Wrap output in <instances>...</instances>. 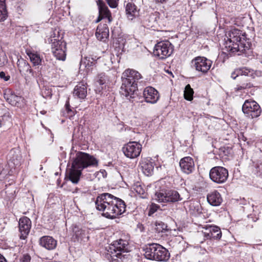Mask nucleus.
I'll return each instance as SVG.
<instances>
[{
	"mask_svg": "<svg viewBox=\"0 0 262 262\" xmlns=\"http://www.w3.org/2000/svg\"><path fill=\"white\" fill-rule=\"evenodd\" d=\"M208 203L213 206H219L223 202V198L221 193L216 190L210 192L207 195Z\"/></svg>",
	"mask_w": 262,
	"mask_h": 262,
	"instance_id": "5701e85b",
	"label": "nucleus"
},
{
	"mask_svg": "<svg viewBox=\"0 0 262 262\" xmlns=\"http://www.w3.org/2000/svg\"><path fill=\"white\" fill-rule=\"evenodd\" d=\"M122 150L126 157L134 159L139 156L142 150V145L139 142L130 141L124 145Z\"/></svg>",
	"mask_w": 262,
	"mask_h": 262,
	"instance_id": "f8f14e48",
	"label": "nucleus"
},
{
	"mask_svg": "<svg viewBox=\"0 0 262 262\" xmlns=\"http://www.w3.org/2000/svg\"><path fill=\"white\" fill-rule=\"evenodd\" d=\"M32 226L30 219L27 216L21 217L18 222L19 231L20 232L19 238L25 239L28 235Z\"/></svg>",
	"mask_w": 262,
	"mask_h": 262,
	"instance_id": "f3484780",
	"label": "nucleus"
},
{
	"mask_svg": "<svg viewBox=\"0 0 262 262\" xmlns=\"http://www.w3.org/2000/svg\"><path fill=\"white\" fill-rule=\"evenodd\" d=\"M113 47L118 53L123 51L126 39L123 36L112 39Z\"/></svg>",
	"mask_w": 262,
	"mask_h": 262,
	"instance_id": "7c9ffc66",
	"label": "nucleus"
},
{
	"mask_svg": "<svg viewBox=\"0 0 262 262\" xmlns=\"http://www.w3.org/2000/svg\"><path fill=\"white\" fill-rule=\"evenodd\" d=\"M155 200L159 203L174 204L182 201L183 198L175 190L161 189L155 192Z\"/></svg>",
	"mask_w": 262,
	"mask_h": 262,
	"instance_id": "423d86ee",
	"label": "nucleus"
},
{
	"mask_svg": "<svg viewBox=\"0 0 262 262\" xmlns=\"http://www.w3.org/2000/svg\"><path fill=\"white\" fill-rule=\"evenodd\" d=\"M229 177L228 170L223 166H215L209 171V178L211 180L218 184L225 183Z\"/></svg>",
	"mask_w": 262,
	"mask_h": 262,
	"instance_id": "1a4fd4ad",
	"label": "nucleus"
},
{
	"mask_svg": "<svg viewBox=\"0 0 262 262\" xmlns=\"http://www.w3.org/2000/svg\"><path fill=\"white\" fill-rule=\"evenodd\" d=\"M98 161L93 156L78 151L73 158L72 168L67 175V178L74 184H77L82 174L81 171L87 167L97 166Z\"/></svg>",
	"mask_w": 262,
	"mask_h": 262,
	"instance_id": "7ed1b4c3",
	"label": "nucleus"
},
{
	"mask_svg": "<svg viewBox=\"0 0 262 262\" xmlns=\"http://www.w3.org/2000/svg\"><path fill=\"white\" fill-rule=\"evenodd\" d=\"M156 18L154 15H150L148 16V18L144 20V23L148 27H152L154 26V23L155 21Z\"/></svg>",
	"mask_w": 262,
	"mask_h": 262,
	"instance_id": "09e8293b",
	"label": "nucleus"
},
{
	"mask_svg": "<svg viewBox=\"0 0 262 262\" xmlns=\"http://www.w3.org/2000/svg\"><path fill=\"white\" fill-rule=\"evenodd\" d=\"M108 80L107 76L104 73H101L96 77V84H99L101 86V89L103 88V85L105 86V83L106 81Z\"/></svg>",
	"mask_w": 262,
	"mask_h": 262,
	"instance_id": "72a5a7b5",
	"label": "nucleus"
},
{
	"mask_svg": "<svg viewBox=\"0 0 262 262\" xmlns=\"http://www.w3.org/2000/svg\"><path fill=\"white\" fill-rule=\"evenodd\" d=\"M102 174H103V177H105L106 176V172L105 171V170H103V171L102 172Z\"/></svg>",
	"mask_w": 262,
	"mask_h": 262,
	"instance_id": "0e129e2a",
	"label": "nucleus"
},
{
	"mask_svg": "<svg viewBox=\"0 0 262 262\" xmlns=\"http://www.w3.org/2000/svg\"><path fill=\"white\" fill-rule=\"evenodd\" d=\"M125 12L127 18L133 20L139 15V9L133 3H128L125 7Z\"/></svg>",
	"mask_w": 262,
	"mask_h": 262,
	"instance_id": "bb28decb",
	"label": "nucleus"
},
{
	"mask_svg": "<svg viewBox=\"0 0 262 262\" xmlns=\"http://www.w3.org/2000/svg\"><path fill=\"white\" fill-rule=\"evenodd\" d=\"M73 138L74 140H77L78 142L82 141L83 138L82 133H80L79 130H75L73 134Z\"/></svg>",
	"mask_w": 262,
	"mask_h": 262,
	"instance_id": "8fccbe9b",
	"label": "nucleus"
},
{
	"mask_svg": "<svg viewBox=\"0 0 262 262\" xmlns=\"http://www.w3.org/2000/svg\"><path fill=\"white\" fill-rule=\"evenodd\" d=\"M160 244L157 243H151L147 244L144 248L145 251V257L149 260H155L158 251L160 249L158 247Z\"/></svg>",
	"mask_w": 262,
	"mask_h": 262,
	"instance_id": "4be33fe9",
	"label": "nucleus"
},
{
	"mask_svg": "<svg viewBox=\"0 0 262 262\" xmlns=\"http://www.w3.org/2000/svg\"><path fill=\"white\" fill-rule=\"evenodd\" d=\"M111 39H114L123 36L121 32L120 29L118 27H114L111 28Z\"/></svg>",
	"mask_w": 262,
	"mask_h": 262,
	"instance_id": "37998d69",
	"label": "nucleus"
},
{
	"mask_svg": "<svg viewBox=\"0 0 262 262\" xmlns=\"http://www.w3.org/2000/svg\"><path fill=\"white\" fill-rule=\"evenodd\" d=\"M154 162L148 159H144L140 163L141 170L147 176L152 175L154 172Z\"/></svg>",
	"mask_w": 262,
	"mask_h": 262,
	"instance_id": "a878e982",
	"label": "nucleus"
},
{
	"mask_svg": "<svg viewBox=\"0 0 262 262\" xmlns=\"http://www.w3.org/2000/svg\"><path fill=\"white\" fill-rule=\"evenodd\" d=\"M141 78L142 75L137 71L130 69L125 70L121 77V94L126 97L130 96L131 98H134L135 95H137L138 84Z\"/></svg>",
	"mask_w": 262,
	"mask_h": 262,
	"instance_id": "20e7f679",
	"label": "nucleus"
},
{
	"mask_svg": "<svg viewBox=\"0 0 262 262\" xmlns=\"http://www.w3.org/2000/svg\"><path fill=\"white\" fill-rule=\"evenodd\" d=\"M212 61L204 56H196L190 62V67L202 74H206L210 69Z\"/></svg>",
	"mask_w": 262,
	"mask_h": 262,
	"instance_id": "6e6552de",
	"label": "nucleus"
},
{
	"mask_svg": "<svg viewBox=\"0 0 262 262\" xmlns=\"http://www.w3.org/2000/svg\"><path fill=\"white\" fill-rule=\"evenodd\" d=\"M0 78L4 79V81H7L10 79V76L8 74H7L6 72L2 71L0 72Z\"/></svg>",
	"mask_w": 262,
	"mask_h": 262,
	"instance_id": "864d4df0",
	"label": "nucleus"
},
{
	"mask_svg": "<svg viewBox=\"0 0 262 262\" xmlns=\"http://www.w3.org/2000/svg\"><path fill=\"white\" fill-rule=\"evenodd\" d=\"M160 208V206L155 203H152L149 207L148 215L152 216Z\"/></svg>",
	"mask_w": 262,
	"mask_h": 262,
	"instance_id": "a18cd8bd",
	"label": "nucleus"
},
{
	"mask_svg": "<svg viewBox=\"0 0 262 262\" xmlns=\"http://www.w3.org/2000/svg\"><path fill=\"white\" fill-rule=\"evenodd\" d=\"M239 205H246L249 204V202L245 199V198L240 199L239 200H237Z\"/></svg>",
	"mask_w": 262,
	"mask_h": 262,
	"instance_id": "5fc2aeb1",
	"label": "nucleus"
},
{
	"mask_svg": "<svg viewBox=\"0 0 262 262\" xmlns=\"http://www.w3.org/2000/svg\"><path fill=\"white\" fill-rule=\"evenodd\" d=\"M99 58L94 55H88L82 57L80 62V69L83 68L87 73L91 72L97 64V60Z\"/></svg>",
	"mask_w": 262,
	"mask_h": 262,
	"instance_id": "a211bd4d",
	"label": "nucleus"
},
{
	"mask_svg": "<svg viewBox=\"0 0 262 262\" xmlns=\"http://www.w3.org/2000/svg\"><path fill=\"white\" fill-rule=\"evenodd\" d=\"M232 148L229 146L225 145L219 149V155L221 158L229 157L232 155Z\"/></svg>",
	"mask_w": 262,
	"mask_h": 262,
	"instance_id": "473e14b6",
	"label": "nucleus"
},
{
	"mask_svg": "<svg viewBox=\"0 0 262 262\" xmlns=\"http://www.w3.org/2000/svg\"><path fill=\"white\" fill-rule=\"evenodd\" d=\"M65 108L66 113H64V115H66V117L70 118L75 115L74 111L71 107L69 102V98H68V99L66 101L65 104Z\"/></svg>",
	"mask_w": 262,
	"mask_h": 262,
	"instance_id": "ea45409f",
	"label": "nucleus"
},
{
	"mask_svg": "<svg viewBox=\"0 0 262 262\" xmlns=\"http://www.w3.org/2000/svg\"><path fill=\"white\" fill-rule=\"evenodd\" d=\"M8 17V11L6 5H0V22L4 21Z\"/></svg>",
	"mask_w": 262,
	"mask_h": 262,
	"instance_id": "79ce46f5",
	"label": "nucleus"
},
{
	"mask_svg": "<svg viewBox=\"0 0 262 262\" xmlns=\"http://www.w3.org/2000/svg\"><path fill=\"white\" fill-rule=\"evenodd\" d=\"M179 164L182 171L186 174H190L194 170L193 159L190 157H185L181 159Z\"/></svg>",
	"mask_w": 262,
	"mask_h": 262,
	"instance_id": "aec40b11",
	"label": "nucleus"
},
{
	"mask_svg": "<svg viewBox=\"0 0 262 262\" xmlns=\"http://www.w3.org/2000/svg\"><path fill=\"white\" fill-rule=\"evenodd\" d=\"M10 160L14 165L18 166L20 164L21 156L19 151L13 149L10 151Z\"/></svg>",
	"mask_w": 262,
	"mask_h": 262,
	"instance_id": "2f4dec72",
	"label": "nucleus"
},
{
	"mask_svg": "<svg viewBox=\"0 0 262 262\" xmlns=\"http://www.w3.org/2000/svg\"><path fill=\"white\" fill-rule=\"evenodd\" d=\"M111 8H115L118 6L119 0H105Z\"/></svg>",
	"mask_w": 262,
	"mask_h": 262,
	"instance_id": "3c124183",
	"label": "nucleus"
},
{
	"mask_svg": "<svg viewBox=\"0 0 262 262\" xmlns=\"http://www.w3.org/2000/svg\"><path fill=\"white\" fill-rule=\"evenodd\" d=\"M31 257L28 254H25L20 258V262H30Z\"/></svg>",
	"mask_w": 262,
	"mask_h": 262,
	"instance_id": "603ef678",
	"label": "nucleus"
},
{
	"mask_svg": "<svg viewBox=\"0 0 262 262\" xmlns=\"http://www.w3.org/2000/svg\"><path fill=\"white\" fill-rule=\"evenodd\" d=\"M74 96L80 99H84L87 96V88L85 84L79 83L74 88L73 91Z\"/></svg>",
	"mask_w": 262,
	"mask_h": 262,
	"instance_id": "c85d7f7f",
	"label": "nucleus"
},
{
	"mask_svg": "<svg viewBox=\"0 0 262 262\" xmlns=\"http://www.w3.org/2000/svg\"><path fill=\"white\" fill-rule=\"evenodd\" d=\"M59 36L57 38L54 37L51 39L52 50L53 55L58 60H64L66 58V42L62 40V37L59 39Z\"/></svg>",
	"mask_w": 262,
	"mask_h": 262,
	"instance_id": "9d476101",
	"label": "nucleus"
},
{
	"mask_svg": "<svg viewBox=\"0 0 262 262\" xmlns=\"http://www.w3.org/2000/svg\"><path fill=\"white\" fill-rule=\"evenodd\" d=\"M248 217L249 219H251L253 222H256L258 219V218L255 215L252 214L248 215Z\"/></svg>",
	"mask_w": 262,
	"mask_h": 262,
	"instance_id": "6e6d98bb",
	"label": "nucleus"
},
{
	"mask_svg": "<svg viewBox=\"0 0 262 262\" xmlns=\"http://www.w3.org/2000/svg\"><path fill=\"white\" fill-rule=\"evenodd\" d=\"M136 192L140 195L142 198L147 197V192L144 185H142L140 183H137L134 188Z\"/></svg>",
	"mask_w": 262,
	"mask_h": 262,
	"instance_id": "58836bf2",
	"label": "nucleus"
},
{
	"mask_svg": "<svg viewBox=\"0 0 262 262\" xmlns=\"http://www.w3.org/2000/svg\"><path fill=\"white\" fill-rule=\"evenodd\" d=\"M3 94L5 100L11 105L19 107L23 105L24 98L15 95L11 89L5 90Z\"/></svg>",
	"mask_w": 262,
	"mask_h": 262,
	"instance_id": "2eb2a0df",
	"label": "nucleus"
},
{
	"mask_svg": "<svg viewBox=\"0 0 262 262\" xmlns=\"http://www.w3.org/2000/svg\"><path fill=\"white\" fill-rule=\"evenodd\" d=\"M17 11L19 12V13H20L21 12L19 11V10L18 9V8H17Z\"/></svg>",
	"mask_w": 262,
	"mask_h": 262,
	"instance_id": "774afa93",
	"label": "nucleus"
},
{
	"mask_svg": "<svg viewBox=\"0 0 262 262\" xmlns=\"http://www.w3.org/2000/svg\"><path fill=\"white\" fill-rule=\"evenodd\" d=\"M158 247L160 250L158 251L155 260L162 262L168 261L170 257V253L169 251L161 245Z\"/></svg>",
	"mask_w": 262,
	"mask_h": 262,
	"instance_id": "cd10ccee",
	"label": "nucleus"
},
{
	"mask_svg": "<svg viewBox=\"0 0 262 262\" xmlns=\"http://www.w3.org/2000/svg\"><path fill=\"white\" fill-rule=\"evenodd\" d=\"M228 39L226 41L225 50L230 55L237 54L238 55L244 54L249 57L252 53V43L250 39L247 37L245 32L237 29H233L229 31Z\"/></svg>",
	"mask_w": 262,
	"mask_h": 262,
	"instance_id": "f03ea898",
	"label": "nucleus"
},
{
	"mask_svg": "<svg viewBox=\"0 0 262 262\" xmlns=\"http://www.w3.org/2000/svg\"><path fill=\"white\" fill-rule=\"evenodd\" d=\"M97 5L98 7L99 14L104 18H106L108 23H111L113 19L112 14L105 2L103 0H98Z\"/></svg>",
	"mask_w": 262,
	"mask_h": 262,
	"instance_id": "393cba45",
	"label": "nucleus"
},
{
	"mask_svg": "<svg viewBox=\"0 0 262 262\" xmlns=\"http://www.w3.org/2000/svg\"><path fill=\"white\" fill-rule=\"evenodd\" d=\"M39 245L48 250H52L56 248L57 242L50 236H43L39 239Z\"/></svg>",
	"mask_w": 262,
	"mask_h": 262,
	"instance_id": "b1692460",
	"label": "nucleus"
},
{
	"mask_svg": "<svg viewBox=\"0 0 262 262\" xmlns=\"http://www.w3.org/2000/svg\"><path fill=\"white\" fill-rule=\"evenodd\" d=\"M143 95L145 101L150 103H156L160 97L158 92L151 86L146 88L143 92Z\"/></svg>",
	"mask_w": 262,
	"mask_h": 262,
	"instance_id": "6ab92c4d",
	"label": "nucleus"
},
{
	"mask_svg": "<svg viewBox=\"0 0 262 262\" xmlns=\"http://www.w3.org/2000/svg\"><path fill=\"white\" fill-rule=\"evenodd\" d=\"M95 36L99 41L105 42L109 37V29L106 24H100L97 27Z\"/></svg>",
	"mask_w": 262,
	"mask_h": 262,
	"instance_id": "412c9836",
	"label": "nucleus"
},
{
	"mask_svg": "<svg viewBox=\"0 0 262 262\" xmlns=\"http://www.w3.org/2000/svg\"><path fill=\"white\" fill-rule=\"evenodd\" d=\"M7 57L5 52L0 46V67L4 66L7 62Z\"/></svg>",
	"mask_w": 262,
	"mask_h": 262,
	"instance_id": "c03bdc74",
	"label": "nucleus"
},
{
	"mask_svg": "<svg viewBox=\"0 0 262 262\" xmlns=\"http://www.w3.org/2000/svg\"><path fill=\"white\" fill-rule=\"evenodd\" d=\"M252 172L256 177L262 179V161H258L255 164Z\"/></svg>",
	"mask_w": 262,
	"mask_h": 262,
	"instance_id": "e433bc0d",
	"label": "nucleus"
},
{
	"mask_svg": "<svg viewBox=\"0 0 262 262\" xmlns=\"http://www.w3.org/2000/svg\"><path fill=\"white\" fill-rule=\"evenodd\" d=\"M118 126H120V131H122L123 130L126 129L125 128L124 129L125 125H124L123 122H121V123H119L118 124Z\"/></svg>",
	"mask_w": 262,
	"mask_h": 262,
	"instance_id": "4d7b16f0",
	"label": "nucleus"
},
{
	"mask_svg": "<svg viewBox=\"0 0 262 262\" xmlns=\"http://www.w3.org/2000/svg\"><path fill=\"white\" fill-rule=\"evenodd\" d=\"M262 75V72L259 70H254L249 69L247 67H243L236 68L231 73V77L235 79L236 77L239 76H246L254 79L256 77H260Z\"/></svg>",
	"mask_w": 262,
	"mask_h": 262,
	"instance_id": "ddd939ff",
	"label": "nucleus"
},
{
	"mask_svg": "<svg viewBox=\"0 0 262 262\" xmlns=\"http://www.w3.org/2000/svg\"><path fill=\"white\" fill-rule=\"evenodd\" d=\"M203 228L205 231L203 233L206 239L220 240L222 237V233L219 227L214 225H206Z\"/></svg>",
	"mask_w": 262,
	"mask_h": 262,
	"instance_id": "4468645a",
	"label": "nucleus"
},
{
	"mask_svg": "<svg viewBox=\"0 0 262 262\" xmlns=\"http://www.w3.org/2000/svg\"><path fill=\"white\" fill-rule=\"evenodd\" d=\"M54 69V65L51 62H47L43 66V70L47 71L48 73L52 72Z\"/></svg>",
	"mask_w": 262,
	"mask_h": 262,
	"instance_id": "de8ad7c7",
	"label": "nucleus"
},
{
	"mask_svg": "<svg viewBox=\"0 0 262 262\" xmlns=\"http://www.w3.org/2000/svg\"><path fill=\"white\" fill-rule=\"evenodd\" d=\"M17 67L21 75H24L26 77H30V76L33 77L35 76V72L31 69L30 64L21 57L17 59Z\"/></svg>",
	"mask_w": 262,
	"mask_h": 262,
	"instance_id": "dca6fc26",
	"label": "nucleus"
},
{
	"mask_svg": "<svg viewBox=\"0 0 262 262\" xmlns=\"http://www.w3.org/2000/svg\"><path fill=\"white\" fill-rule=\"evenodd\" d=\"M6 0H0V5H6Z\"/></svg>",
	"mask_w": 262,
	"mask_h": 262,
	"instance_id": "e2e57ef3",
	"label": "nucleus"
},
{
	"mask_svg": "<svg viewBox=\"0 0 262 262\" xmlns=\"http://www.w3.org/2000/svg\"><path fill=\"white\" fill-rule=\"evenodd\" d=\"M103 19H104V18L99 14V16H98V17L95 21H96V23H99L100 21H101Z\"/></svg>",
	"mask_w": 262,
	"mask_h": 262,
	"instance_id": "13d9d810",
	"label": "nucleus"
},
{
	"mask_svg": "<svg viewBox=\"0 0 262 262\" xmlns=\"http://www.w3.org/2000/svg\"><path fill=\"white\" fill-rule=\"evenodd\" d=\"M193 94L194 91L190 84L186 85L184 91V98L188 101H191L193 98Z\"/></svg>",
	"mask_w": 262,
	"mask_h": 262,
	"instance_id": "c9c22d12",
	"label": "nucleus"
},
{
	"mask_svg": "<svg viewBox=\"0 0 262 262\" xmlns=\"http://www.w3.org/2000/svg\"><path fill=\"white\" fill-rule=\"evenodd\" d=\"M253 86V84L250 82H243L237 85L235 90L236 91H240L245 89L251 88Z\"/></svg>",
	"mask_w": 262,
	"mask_h": 262,
	"instance_id": "a19ab883",
	"label": "nucleus"
},
{
	"mask_svg": "<svg viewBox=\"0 0 262 262\" xmlns=\"http://www.w3.org/2000/svg\"><path fill=\"white\" fill-rule=\"evenodd\" d=\"M42 96L46 98H51L52 96V91L49 87H45L41 90Z\"/></svg>",
	"mask_w": 262,
	"mask_h": 262,
	"instance_id": "49530a36",
	"label": "nucleus"
},
{
	"mask_svg": "<svg viewBox=\"0 0 262 262\" xmlns=\"http://www.w3.org/2000/svg\"><path fill=\"white\" fill-rule=\"evenodd\" d=\"M0 262H7L6 258L0 254Z\"/></svg>",
	"mask_w": 262,
	"mask_h": 262,
	"instance_id": "052dcab7",
	"label": "nucleus"
},
{
	"mask_svg": "<svg viewBox=\"0 0 262 262\" xmlns=\"http://www.w3.org/2000/svg\"><path fill=\"white\" fill-rule=\"evenodd\" d=\"M72 230L73 232V238L77 241L83 240L86 237V230L80 228L76 225L73 226Z\"/></svg>",
	"mask_w": 262,
	"mask_h": 262,
	"instance_id": "c756f323",
	"label": "nucleus"
},
{
	"mask_svg": "<svg viewBox=\"0 0 262 262\" xmlns=\"http://www.w3.org/2000/svg\"><path fill=\"white\" fill-rule=\"evenodd\" d=\"M95 204L96 209L102 211V215L108 219H114L125 211V202L108 193L99 194Z\"/></svg>",
	"mask_w": 262,
	"mask_h": 262,
	"instance_id": "f257e3e1",
	"label": "nucleus"
},
{
	"mask_svg": "<svg viewBox=\"0 0 262 262\" xmlns=\"http://www.w3.org/2000/svg\"><path fill=\"white\" fill-rule=\"evenodd\" d=\"M173 46L168 40L158 42L154 47L153 53L160 59H163L169 57L173 52Z\"/></svg>",
	"mask_w": 262,
	"mask_h": 262,
	"instance_id": "9b49d317",
	"label": "nucleus"
},
{
	"mask_svg": "<svg viewBox=\"0 0 262 262\" xmlns=\"http://www.w3.org/2000/svg\"><path fill=\"white\" fill-rule=\"evenodd\" d=\"M129 244L127 241L121 238L114 241L106 248V258L112 262H123L129 251Z\"/></svg>",
	"mask_w": 262,
	"mask_h": 262,
	"instance_id": "39448f33",
	"label": "nucleus"
},
{
	"mask_svg": "<svg viewBox=\"0 0 262 262\" xmlns=\"http://www.w3.org/2000/svg\"><path fill=\"white\" fill-rule=\"evenodd\" d=\"M156 3H164L166 2L167 0H154Z\"/></svg>",
	"mask_w": 262,
	"mask_h": 262,
	"instance_id": "680f3d73",
	"label": "nucleus"
},
{
	"mask_svg": "<svg viewBox=\"0 0 262 262\" xmlns=\"http://www.w3.org/2000/svg\"><path fill=\"white\" fill-rule=\"evenodd\" d=\"M40 113L43 114V115H44V114H45L46 113V111H42L40 112Z\"/></svg>",
	"mask_w": 262,
	"mask_h": 262,
	"instance_id": "338daca9",
	"label": "nucleus"
},
{
	"mask_svg": "<svg viewBox=\"0 0 262 262\" xmlns=\"http://www.w3.org/2000/svg\"><path fill=\"white\" fill-rule=\"evenodd\" d=\"M242 112L248 118L254 119L260 115L261 109L255 101L248 99L245 100L242 105Z\"/></svg>",
	"mask_w": 262,
	"mask_h": 262,
	"instance_id": "0eeeda50",
	"label": "nucleus"
},
{
	"mask_svg": "<svg viewBox=\"0 0 262 262\" xmlns=\"http://www.w3.org/2000/svg\"><path fill=\"white\" fill-rule=\"evenodd\" d=\"M36 81H37V82L40 88L41 85L42 84L41 78H38V79H36Z\"/></svg>",
	"mask_w": 262,
	"mask_h": 262,
	"instance_id": "bf43d9fd",
	"label": "nucleus"
},
{
	"mask_svg": "<svg viewBox=\"0 0 262 262\" xmlns=\"http://www.w3.org/2000/svg\"><path fill=\"white\" fill-rule=\"evenodd\" d=\"M155 230L157 233L165 232L168 231L167 225L162 221H157Z\"/></svg>",
	"mask_w": 262,
	"mask_h": 262,
	"instance_id": "4c0bfd02",
	"label": "nucleus"
},
{
	"mask_svg": "<svg viewBox=\"0 0 262 262\" xmlns=\"http://www.w3.org/2000/svg\"><path fill=\"white\" fill-rule=\"evenodd\" d=\"M167 72L168 74H170L171 75H172V77H173V74H172V73L171 71H167Z\"/></svg>",
	"mask_w": 262,
	"mask_h": 262,
	"instance_id": "69168bd1",
	"label": "nucleus"
},
{
	"mask_svg": "<svg viewBox=\"0 0 262 262\" xmlns=\"http://www.w3.org/2000/svg\"><path fill=\"white\" fill-rule=\"evenodd\" d=\"M27 54L30 58V61L33 63L34 66L41 64L42 60L38 54L37 53L30 52Z\"/></svg>",
	"mask_w": 262,
	"mask_h": 262,
	"instance_id": "f704fd0d",
	"label": "nucleus"
}]
</instances>
